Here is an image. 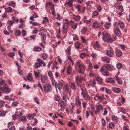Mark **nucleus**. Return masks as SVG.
I'll return each mask as SVG.
<instances>
[{"label": "nucleus", "instance_id": "55", "mask_svg": "<svg viewBox=\"0 0 130 130\" xmlns=\"http://www.w3.org/2000/svg\"><path fill=\"white\" fill-rule=\"evenodd\" d=\"M75 7L79 12L82 8V7L80 5H77Z\"/></svg>", "mask_w": 130, "mask_h": 130}, {"label": "nucleus", "instance_id": "32", "mask_svg": "<svg viewBox=\"0 0 130 130\" xmlns=\"http://www.w3.org/2000/svg\"><path fill=\"white\" fill-rule=\"evenodd\" d=\"M87 30V28L85 27H83L81 29V34H86Z\"/></svg>", "mask_w": 130, "mask_h": 130}, {"label": "nucleus", "instance_id": "14", "mask_svg": "<svg viewBox=\"0 0 130 130\" xmlns=\"http://www.w3.org/2000/svg\"><path fill=\"white\" fill-rule=\"evenodd\" d=\"M102 67H105V69L106 70L108 69L110 71L112 70L113 68V66L111 65L110 64L105 65Z\"/></svg>", "mask_w": 130, "mask_h": 130}, {"label": "nucleus", "instance_id": "25", "mask_svg": "<svg viewBox=\"0 0 130 130\" xmlns=\"http://www.w3.org/2000/svg\"><path fill=\"white\" fill-rule=\"evenodd\" d=\"M81 101H80L78 98H76L75 103L76 105L77 106H81Z\"/></svg>", "mask_w": 130, "mask_h": 130}, {"label": "nucleus", "instance_id": "11", "mask_svg": "<svg viewBox=\"0 0 130 130\" xmlns=\"http://www.w3.org/2000/svg\"><path fill=\"white\" fill-rule=\"evenodd\" d=\"M103 108V107L101 105H97L96 107V110L95 111V113L96 115L100 112L101 110Z\"/></svg>", "mask_w": 130, "mask_h": 130}, {"label": "nucleus", "instance_id": "62", "mask_svg": "<svg viewBox=\"0 0 130 130\" xmlns=\"http://www.w3.org/2000/svg\"><path fill=\"white\" fill-rule=\"evenodd\" d=\"M81 38L82 40V42L86 44V40L84 38V37L83 36H82L81 37Z\"/></svg>", "mask_w": 130, "mask_h": 130}, {"label": "nucleus", "instance_id": "8", "mask_svg": "<svg viewBox=\"0 0 130 130\" xmlns=\"http://www.w3.org/2000/svg\"><path fill=\"white\" fill-rule=\"evenodd\" d=\"M105 68V67L102 66L100 70L103 75L107 76L109 74V73Z\"/></svg>", "mask_w": 130, "mask_h": 130}, {"label": "nucleus", "instance_id": "28", "mask_svg": "<svg viewBox=\"0 0 130 130\" xmlns=\"http://www.w3.org/2000/svg\"><path fill=\"white\" fill-rule=\"evenodd\" d=\"M113 91L116 93H119L121 91V90L119 88L114 87L113 89Z\"/></svg>", "mask_w": 130, "mask_h": 130}, {"label": "nucleus", "instance_id": "4", "mask_svg": "<svg viewBox=\"0 0 130 130\" xmlns=\"http://www.w3.org/2000/svg\"><path fill=\"white\" fill-rule=\"evenodd\" d=\"M82 91L81 94L83 95V97L85 100H88L90 99L88 93L86 90L83 89L82 88H80Z\"/></svg>", "mask_w": 130, "mask_h": 130}, {"label": "nucleus", "instance_id": "26", "mask_svg": "<svg viewBox=\"0 0 130 130\" xmlns=\"http://www.w3.org/2000/svg\"><path fill=\"white\" fill-rule=\"evenodd\" d=\"M87 18L86 16H84L83 19V21L84 23L89 24L91 22V21L90 19L87 20Z\"/></svg>", "mask_w": 130, "mask_h": 130}, {"label": "nucleus", "instance_id": "63", "mask_svg": "<svg viewBox=\"0 0 130 130\" xmlns=\"http://www.w3.org/2000/svg\"><path fill=\"white\" fill-rule=\"evenodd\" d=\"M15 34L16 36H19L20 34V30H17L15 32Z\"/></svg>", "mask_w": 130, "mask_h": 130}, {"label": "nucleus", "instance_id": "45", "mask_svg": "<svg viewBox=\"0 0 130 130\" xmlns=\"http://www.w3.org/2000/svg\"><path fill=\"white\" fill-rule=\"evenodd\" d=\"M87 60L88 61V63L89 64V65L88 66V68L90 70H91L93 68L92 66L91 63L90 62V61L88 59H87Z\"/></svg>", "mask_w": 130, "mask_h": 130}, {"label": "nucleus", "instance_id": "49", "mask_svg": "<svg viewBox=\"0 0 130 130\" xmlns=\"http://www.w3.org/2000/svg\"><path fill=\"white\" fill-rule=\"evenodd\" d=\"M99 14V13L97 11H95L93 12L92 14V17L94 18L95 16L98 15Z\"/></svg>", "mask_w": 130, "mask_h": 130}, {"label": "nucleus", "instance_id": "44", "mask_svg": "<svg viewBox=\"0 0 130 130\" xmlns=\"http://www.w3.org/2000/svg\"><path fill=\"white\" fill-rule=\"evenodd\" d=\"M72 68L70 66H69L68 67L67 69V73L69 75L71 74V71L72 70Z\"/></svg>", "mask_w": 130, "mask_h": 130}, {"label": "nucleus", "instance_id": "15", "mask_svg": "<svg viewBox=\"0 0 130 130\" xmlns=\"http://www.w3.org/2000/svg\"><path fill=\"white\" fill-rule=\"evenodd\" d=\"M36 115V113H32V114H29L27 116V118L29 120L33 119Z\"/></svg>", "mask_w": 130, "mask_h": 130}, {"label": "nucleus", "instance_id": "58", "mask_svg": "<svg viewBox=\"0 0 130 130\" xmlns=\"http://www.w3.org/2000/svg\"><path fill=\"white\" fill-rule=\"evenodd\" d=\"M91 56L93 58H97V56L96 54L93 53H92V54H91Z\"/></svg>", "mask_w": 130, "mask_h": 130}, {"label": "nucleus", "instance_id": "56", "mask_svg": "<svg viewBox=\"0 0 130 130\" xmlns=\"http://www.w3.org/2000/svg\"><path fill=\"white\" fill-rule=\"evenodd\" d=\"M77 23H74L72 25V28L74 29H76L77 27Z\"/></svg>", "mask_w": 130, "mask_h": 130}, {"label": "nucleus", "instance_id": "13", "mask_svg": "<svg viewBox=\"0 0 130 130\" xmlns=\"http://www.w3.org/2000/svg\"><path fill=\"white\" fill-rule=\"evenodd\" d=\"M73 2L72 0H69V2H66L64 4V6L66 7L72 8L73 5H72Z\"/></svg>", "mask_w": 130, "mask_h": 130}, {"label": "nucleus", "instance_id": "30", "mask_svg": "<svg viewBox=\"0 0 130 130\" xmlns=\"http://www.w3.org/2000/svg\"><path fill=\"white\" fill-rule=\"evenodd\" d=\"M5 12L7 13H9L11 12L13 10L10 7H9L7 8H5Z\"/></svg>", "mask_w": 130, "mask_h": 130}, {"label": "nucleus", "instance_id": "33", "mask_svg": "<svg viewBox=\"0 0 130 130\" xmlns=\"http://www.w3.org/2000/svg\"><path fill=\"white\" fill-rule=\"evenodd\" d=\"M96 80L99 84H102L103 82V79L100 77H97L96 78Z\"/></svg>", "mask_w": 130, "mask_h": 130}, {"label": "nucleus", "instance_id": "43", "mask_svg": "<svg viewBox=\"0 0 130 130\" xmlns=\"http://www.w3.org/2000/svg\"><path fill=\"white\" fill-rule=\"evenodd\" d=\"M89 55L87 54H86L85 53H82L80 55V57L81 58L83 59L85 57H87Z\"/></svg>", "mask_w": 130, "mask_h": 130}, {"label": "nucleus", "instance_id": "5", "mask_svg": "<svg viewBox=\"0 0 130 130\" xmlns=\"http://www.w3.org/2000/svg\"><path fill=\"white\" fill-rule=\"evenodd\" d=\"M0 90L4 92L7 93H9L10 92V90L9 89L8 86L5 84L3 87H0Z\"/></svg>", "mask_w": 130, "mask_h": 130}, {"label": "nucleus", "instance_id": "59", "mask_svg": "<svg viewBox=\"0 0 130 130\" xmlns=\"http://www.w3.org/2000/svg\"><path fill=\"white\" fill-rule=\"evenodd\" d=\"M34 73L35 76L36 77H39V74L40 73L39 72H37L35 71H34Z\"/></svg>", "mask_w": 130, "mask_h": 130}, {"label": "nucleus", "instance_id": "39", "mask_svg": "<svg viewBox=\"0 0 130 130\" xmlns=\"http://www.w3.org/2000/svg\"><path fill=\"white\" fill-rule=\"evenodd\" d=\"M115 123L113 122H111L109 123V127L111 129H113L115 126Z\"/></svg>", "mask_w": 130, "mask_h": 130}, {"label": "nucleus", "instance_id": "27", "mask_svg": "<svg viewBox=\"0 0 130 130\" xmlns=\"http://www.w3.org/2000/svg\"><path fill=\"white\" fill-rule=\"evenodd\" d=\"M103 61L106 63H108L110 61V59L109 58L107 57H105L102 58Z\"/></svg>", "mask_w": 130, "mask_h": 130}, {"label": "nucleus", "instance_id": "40", "mask_svg": "<svg viewBox=\"0 0 130 130\" xmlns=\"http://www.w3.org/2000/svg\"><path fill=\"white\" fill-rule=\"evenodd\" d=\"M63 83L61 82H59L57 84L58 88L59 90L61 89L62 88Z\"/></svg>", "mask_w": 130, "mask_h": 130}, {"label": "nucleus", "instance_id": "42", "mask_svg": "<svg viewBox=\"0 0 130 130\" xmlns=\"http://www.w3.org/2000/svg\"><path fill=\"white\" fill-rule=\"evenodd\" d=\"M34 121H31V124L32 125L34 126L37 124L38 122V121L37 119L36 118L34 119Z\"/></svg>", "mask_w": 130, "mask_h": 130}, {"label": "nucleus", "instance_id": "38", "mask_svg": "<svg viewBox=\"0 0 130 130\" xmlns=\"http://www.w3.org/2000/svg\"><path fill=\"white\" fill-rule=\"evenodd\" d=\"M80 43L78 42H76L74 44L75 47L77 49L80 48Z\"/></svg>", "mask_w": 130, "mask_h": 130}, {"label": "nucleus", "instance_id": "16", "mask_svg": "<svg viewBox=\"0 0 130 130\" xmlns=\"http://www.w3.org/2000/svg\"><path fill=\"white\" fill-rule=\"evenodd\" d=\"M59 104H60L61 109L62 110H64L66 106V103H65L63 101H62L60 102L59 103Z\"/></svg>", "mask_w": 130, "mask_h": 130}, {"label": "nucleus", "instance_id": "61", "mask_svg": "<svg viewBox=\"0 0 130 130\" xmlns=\"http://www.w3.org/2000/svg\"><path fill=\"white\" fill-rule=\"evenodd\" d=\"M57 63L56 62H55L53 64V68H56V69H58V68L57 66Z\"/></svg>", "mask_w": 130, "mask_h": 130}, {"label": "nucleus", "instance_id": "31", "mask_svg": "<svg viewBox=\"0 0 130 130\" xmlns=\"http://www.w3.org/2000/svg\"><path fill=\"white\" fill-rule=\"evenodd\" d=\"M71 46H69L67 48V50H66V52L67 53V55L70 56L71 55Z\"/></svg>", "mask_w": 130, "mask_h": 130}, {"label": "nucleus", "instance_id": "22", "mask_svg": "<svg viewBox=\"0 0 130 130\" xmlns=\"http://www.w3.org/2000/svg\"><path fill=\"white\" fill-rule=\"evenodd\" d=\"M115 33L118 36H120L121 35V32L118 27H116L115 29Z\"/></svg>", "mask_w": 130, "mask_h": 130}, {"label": "nucleus", "instance_id": "2", "mask_svg": "<svg viewBox=\"0 0 130 130\" xmlns=\"http://www.w3.org/2000/svg\"><path fill=\"white\" fill-rule=\"evenodd\" d=\"M103 36V38L104 40L106 42H112V40L111 38L110 35L108 34H104L103 33H102Z\"/></svg>", "mask_w": 130, "mask_h": 130}, {"label": "nucleus", "instance_id": "12", "mask_svg": "<svg viewBox=\"0 0 130 130\" xmlns=\"http://www.w3.org/2000/svg\"><path fill=\"white\" fill-rule=\"evenodd\" d=\"M85 68V67L84 65L79 68H78V69L77 70L78 72L83 74H84Z\"/></svg>", "mask_w": 130, "mask_h": 130}, {"label": "nucleus", "instance_id": "51", "mask_svg": "<svg viewBox=\"0 0 130 130\" xmlns=\"http://www.w3.org/2000/svg\"><path fill=\"white\" fill-rule=\"evenodd\" d=\"M117 67L118 69H120L122 68V65L121 63L118 62L117 64Z\"/></svg>", "mask_w": 130, "mask_h": 130}, {"label": "nucleus", "instance_id": "7", "mask_svg": "<svg viewBox=\"0 0 130 130\" xmlns=\"http://www.w3.org/2000/svg\"><path fill=\"white\" fill-rule=\"evenodd\" d=\"M107 55L109 57H112L114 56V51L111 47L108 49L106 51Z\"/></svg>", "mask_w": 130, "mask_h": 130}, {"label": "nucleus", "instance_id": "9", "mask_svg": "<svg viewBox=\"0 0 130 130\" xmlns=\"http://www.w3.org/2000/svg\"><path fill=\"white\" fill-rule=\"evenodd\" d=\"M68 25L66 24L63 23L62 30V34L64 35L66 34L67 33V31L68 28Z\"/></svg>", "mask_w": 130, "mask_h": 130}, {"label": "nucleus", "instance_id": "64", "mask_svg": "<svg viewBox=\"0 0 130 130\" xmlns=\"http://www.w3.org/2000/svg\"><path fill=\"white\" fill-rule=\"evenodd\" d=\"M113 78H109L106 79V81L107 82V83H110L111 80Z\"/></svg>", "mask_w": 130, "mask_h": 130}, {"label": "nucleus", "instance_id": "35", "mask_svg": "<svg viewBox=\"0 0 130 130\" xmlns=\"http://www.w3.org/2000/svg\"><path fill=\"white\" fill-rule=\"evenodd\" d=\"M47 79V77L45 76L41 75V79L42 82L43 83H45L46 80Z\"/></svg>", "mask_w": 130, "mask_h": 130}, {"label": "nucleus", "instance_id": "36", "mask_svg": "<svg viewBox=\"0 0 130 130\" xmlns=\"http://www.w3.org/2000/svg\"><path fill=\"white\" fill-rule=\"evenodd\" d=\"M77 64L78 68L84 66L82 62L79 60H77Z\"/></svg>", "mask_w": 130, "mask_h": 130}, {"label": "nucleus", "instance_id": "48", "mask_svg": "<svg viewBox=\"0 0 130 130\" xmlns=\"http://www.w3.org/2000/svg\"><path fill=\"white\" fill-rule=\"evenodd\" d=\"M6 113L4 111L0 110V117L5 116L6 115Z\"/></svg>", "mask_w": 130, "mask_h": 130}, {"label": "nucleus", "instance_id": "3", "mask_svg": "<svg viewBox=\"0 0 130 130\" xmlns=\"http://www.w3.org/2000/svg\"><path fill=\"white\" fill-rule=\"evenodd\" d=\"M42 64L43 66H46L45 63L41 59H38L37 60V62L35 63L34 65L36 68H38L42 66Z\"/></svg>", "mask_w": 130, "mask_h": 130}, {"label": "nucleus", "instance_id": "41", "mask_svg": "<svg viewBox=\"0 0 130 130\" xmlns=\"http://www.w3.org/2000/svg\"><path fill=\"white\" fill-rule=\"evenodd\" d=\"M19 120L20 121L22 122H26V119L25 116H22L21 117L19 118Z\"/></svg>", "mask_w": 130, "mask_h": 130}, {"label": "nucleus", "instance_id": "29", "mask_svg": "<svg viewBox=\"0 0 130 130\" xmlns=\"http://www.w3.org/2000/svg\"><path fill=\"white\" fill-rule=\"evenodd\" d=\"M73 18L75 20L77 21H79L81 18L80 16L79 15H73Z\"/></svg>", "mask_w": 130, "mask_h": 130}, {"label": "nucleus", "instance_id": "17", "mask_svg": "<svg viewBox=\"0 0 130 130\" xmlns=\"http://www.w3.org/2000/svg\"><path fill=\"white\" fill-rule=\"evenodd\" d=\"M69 86L73 91H75L76 90V85L74 83H70L69 84Z\"/></svg>", "mask_w": 130, "mask_h": 130}, {"label": "nucleus", "instance_id": "37", "mask_svg": "<svg viewBox=\"0 0 130 130\" xmlns=\"http://www.w3.org/2000/svg\"><path fill=\"white\" fill-rule=\"evenodd\" d=\"M42 48L40 47L35 46L33 48V50L35 52H40Z\"/></svg>", "mask_w": 130, "mask_h": 130}, {"label": "nucleus", "instance_id": "46", "mask_svg": "<svg viewBox=\"0 0 130 130\" xmlns=\"http://www.w3.org/2000/svg\"><path fill=\"white\" fill-rule=\"evenodd\" d=\"M60 98L59 96L57 95H55L54 97V99L56 101H58V103L59 102V100H60Z\"/></svg>", "mask_w": 130, "mask_h": 130}, {"label": "nucleus", "instance_id": "6", "mask_svg": "<svg viewBox=\"0 0 130 130\" xmlns=\"http://www.w3.org/2000/svg\"><path fill=\"white\" fill-rule=\"evenodd\" d=\"M43 88L44 92L46 93H49L51 92L52 90V87L50 85L48 84H46L43 86Z\"/></svg>", "mask_w": 130, "mask_h": 130}, {"label": "nucleus", "instance_id": "23", "mask_svg": "<svg viewBox=\"0 0 130 130\" xmlns=\"http://www.w3.org/2000/svg\"><path fill=\"white\" fill-rule=\"evenodd\" d=\"M95 81L96 80L95 79H93L92 81L90 80L88 84L89 86L91 85L93 87H95V85L96 84Z\"/></svg>", "mask_w": 130, "mask_h": 130}, {"label": "nucleus", "instance_id": "21", "mask_svg": "<svg viewBox=\"0 0 130 130\" xmlns=\"http://www.w3.org/2000/svg\"><path fill=\"white\" fill-rule=\"evenodd\" d=\"M63 23L66 24H70L71 25L73 24L74 22L72 21H69L67 19H64L63 20Z\"/></svg>", "mask_w": 130, "mask_h": 130}, {"label": "nucleus", "instance_id": "54", "mask_svg": "<svg viewBox=\"0 0 130 130\" xmlns=\"http://www.w3.org/2000/svg\"><path fill=\"white\" fill-rule=\"evenodd\" d=\"M48 76L50 77V78L51 79H53V73L51 71H50L48 72Z\"/></svg>", "mask_w": 130, "mask_h": 130}, {"label": "nucleus", "instance_id": "53", "mask_svg": "<svg viewBox=\"0 0 130 130\" xmlns=\"http://www.w3.org/2000/svg\"><path fill=\"white\" fill-rule=\"evenodd\" d=\"M48 55L46 53H43L42 55V58L44 60H46L47 58Z\"/></svg>", "mask_w": 130, "mask_h": 130}, {"label": "nucleus", "instance_id": "18", "mask_svg": "<svg viewBox=\"0 0 130 130\" xmlns=\"http://www.w3.org/2000/svg\"><path fill=\"white\" fill-rule=\"evenodd\" d=\"M100 45L99 42L96 41L93 45V47L94 49L97 50L100 47Z\"/></svg>", "mask_w": 130, "mask_h": 130}, {"label": "nucleus", "instance_id": "1", "mask_svg": "<svg viewBox=\"0 0 130 130\" xmlns=\"http://www.w3.org/2000/svg\"><path fill=\"white\" fill-rule=\"evenodd\" d=\"M77 86L80 88H82V81L83 79V77L80 76H76L75 78Z\"/></svg>", "mask_w": 130, "mask_h": 130}, {"label": "nucleus", "instance_id": "60", "mask_svg": "<svg viewBox=\"0 0 130 130\" xmlns=\"http://www.w3.org/2000/svg\"><path fill=\"white\" fill-rule=\"evenodd\" d=\"M118 119L117 117L115 116V115H113L112 117V120L114 121H117Z\"/></svg>", "mask_w": 130, "mask_h": 130}, {"label": "nucleus", "instance_id": "19", "mask_svg": "<svg viewBox=\"0 0 130 130\" xmlns=\"http://www.w3.org/2000/svg\"><path fill=\"white\" fill-rule=\"evenodd\" d=\"M116 54L117 57H120L122 55V53L121 50L117 49L116 50Z\"/></svg>", "mask_w": 130, "mask_h": 130}, {"label": "nucleus", "instance_id": "20", "mask_svg": "<svg viewBox=\"0 0 130 130\" xmlns=\"http://www.w3.org/2000/svg\"><path fill=\"white\" fill-rule=\"evenodd\" d=\"M117 24L121 29H123L125 25L124 22L121 21H119L118 22Z\"/></svg>", "mask_w": 130, "mask_h": 130}, {"label": "nucleus", "instance_id": "57", "mask_svg": "<svg viewBox=\"0 0 130 130\" xmlns=\"http://www.w3.org/2000/svg\"><path fill=\"white\" fill-rule=\"evenodd\" d=\"M102 125L104 126H106V122L104 119L102 118Z\"/></svg>", "mask_w": 130, "mask_h": 130}, {"label": "nucleus", "instance_id": "50", "mask_svg": "<svg viewBox=\"0 0 130 130\" xmlns=\"http://www.w3.org/2000/svg\"><path fill=\"white\" fill-rule=\"evenodd\" d=\"M5 102L2 100H0V107H2L4 105Z\"/></svg>", "mask_w": 130, "mask_h": 130}, {"label": "nucleus", "instance_id": "24", "mask_svg": "<svg viewBox=\"0 0 130 130\" xmlns=\"http://www.w3.org/2000/svg\"><path fill=\"white\" fill-rule=\"evenodd\" d=\"M70 86L68 84H66L64 86V88L65 89V92H67L69 90L70 88H69Z\"/></svg>", "mask_w": 130, "mask_h": 130}, {"label": "nucleus", "instance_id": "52", "mask_svg": "<svg viewBox=\"0 0 130 130\" xmlns=\"http://www.w3.org/2000/svg\"><path fill=\"white\" fill-rule=\"evenodd\" d=\"M27 79L30 81H32V77L30 75H29V74H28V75L26 76Z\"/></svg>", "mask_w": 130, "mask_h": 130}, {"label": "nucleus", "instance_id": "47", "mask_svg": "<svg viewBox=\"0 0 130 130\" xmlns=\"http://www.w3.org/2000/svg\"><path fill=\"white\" fill-rule=\"evenodd\" d=\"M15 3L13 1H11L10 2L8 5L9 6H11L13 7H14L15 5Z\"/></svg>", "mask_w": 130, "mask_h": 130}, {"label": "nucleus", "instance_id": "34", "mask_svg": "<svg viewBox=\"0 0 130 130\" xmlns=\"http://www.w3.org/2000/svg\"><path fill=\"white\" fill-rule=\"evenodd\" d=\"M111 25V23L106 22L104 25V26L106 29H108L110 27Z\"/></svg>", "mask_w": 130, "mask_h": 130}, {"label": "nucleus", "instance_id": "10", "mask_svg": "<svg viewBox=\"0 0 130 130\" xmlns=\"http://www.w3.org/2000/svg\"><path fill=\"white\" fill-rule=\"evenodd\" d=\"M92 26L93 28L96 29L100 28L101 27V25L98 21H96L93 22Z\"/></svg>", "mask_w": 130, "mask_h": 130}]
</instances>
